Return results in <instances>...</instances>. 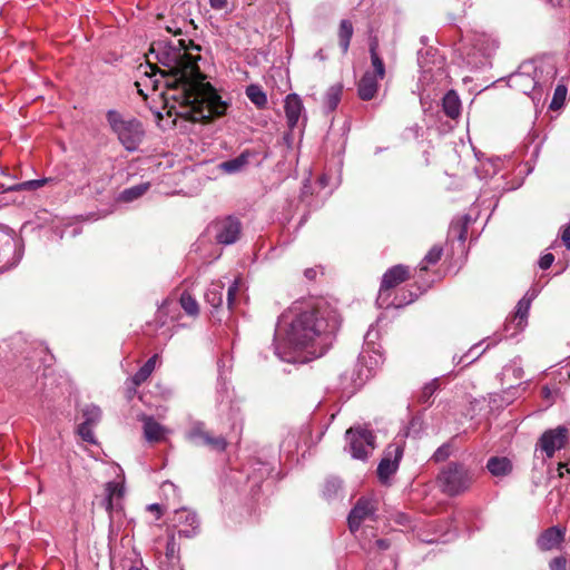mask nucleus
Returning a JSON list of instances; mask_svg holds the SVG:
<instances>
[{
	"label": "nucleus",
	"instance_id": "f257e3e1",
	"mask_svg": "<svg viewBox=\"0 0 570 570\" xmlns=\"http://www.w3.org/2000/svg\"><path fill=\"white\" fill-rule=\"evenodd\" d=\"M200 47L191 40H157L150 46L148 59L154 58L164 69L157 72L165 80L169 98L177 101L178 112L190 121H205L225 115L228 104L207 81L198 67Z\"/></svg>",
	"mask_w": 570,
	"mask_h": 570
},
{
	"label": "nucleus",
	"instance_id": "f03ea898",
	"mask_svg": "<svg viewBox=\"0 0 570 570\" xmlns=\"http://www.w3.org/2000/svg\"><path fill=\"white\" fill-rule=\"evenodd\" d=\"M338 327L335 312L306 303H294L278 318L274 353L287 363H305L321 357L332 345Z\"/></svg>",
	"mask_w": 570,
	"mask_h": 570
},
{
	"label": "nucleus",
	"instance_id": "7ed1b4c3",
	"mask_svg": "<svg viewBox=\"0 0 570 570\" xmlns=\"http://www.w3.org/2000/svg\"><path fill=\"white\" fill-rule=\"evenodd\" d=\"M556 67L547 60H530L520 65L510 75L508 85L524 95H531L532 101H540L543 88L549 87L556 77Z\"/></svg>",
	"mask_w": 570,
	"mask_h": 570
},
{
	"label": "nucleus",
	"instance_id": "20e7f679",
	"mask_svg": "<svg viewBox=\"0 0 570 570\" xmlns=\"http://www.w3.org/2000/svg\"><path fill=\"white\" fill-rule=\"evenodd\" d=\"M111 131L127 151H136L145 137V129L140 120L126 116L117 110H108L106 115Z\"/></svg>",
	"mask_w": 570,
	"mask_h": 570
},
{
	"label": "nucleus",
	"instance_id": "39448f33",
	"mask_svg": "<svg viewBox=\"0 0 570 570\" xmlns=\"http://www.w3.org/2000/svg\"><path fill=\"white\" fill-rule=\"evenodd\" d=\"M442 492L454 497L466 491L472 483V474L462 464L449 463L439 474Z\"/></svg>",
	"mask_w": 570,
	"mask_h": 570
},
{
	"label": "nucleus",
	"instance_id": "423d86ee",
	"mask_svg": "<svg viewBox=\"0 0 570 570\" xmlns=\"http://www.w3.org/2000/svg\"><path fill=\"white\" fill-rule=\"evenodd\" d=\"M208 235L219 245L235 244L242 234V223L234 216L219 217L207 227Z\"/></svg>",
	"mask_w": 570,
	"mask_h": 570
},
{
	"label": "nucleus",
	"instance_id": "0eeeda50",
	"mask_svg": "<svg viewBox=\"0 0 570 570\" xmlns=\"http://www.w3.org/2000/svg\"><path fill=\"white\" fill-rule=\"evenodd\" d=\"M345 438L353 459L366 460L375 449V436L368 429L362 426L350 428Z\"/></svg>",
	"mask_w": 570,
	"mask_h": 570
},
{
	"label": "nucleus",
	"instance_id": "6e6552de",
	"mask_svg": "<svg viewBox=\"0 0 570 570\" xmlns=\"http://www.w3.org/2000/svg\"><path fill=\"white\" fill-rule=\"evenodd\" d=\"M409 278V267L404 265H395L387 269L383 277L380 292L376 298L379 307L390 306V291Z\"/></svg>",
	"mask_w": 570,
	"mask_h": 570
},
{
	"label": "nucleus",
	"instance_id": "1a4fd4ad",
	"mask_svg": "<svg viewBox=\"0 0 570 570\" xmlns=\"http://www.w3.org/2000/svg\"><path fill=\"white\" fill-rule=\"evenodd\" d=\"M403 452L404 446L401 441H394L385 449L377 466V476L382 482H386L397 471Z\"/></svg>",
	"mask_w": 570,
	"mask_h": 570
},
{
	"label": "nucleus",
	"instance_id": "9d476101",
	"mask_svg": "<svg viewBox=\"0 0 570 570\" xmlns=\"http://www.w3.org/2000/svg\"><path fill=\"white\" fill-rule=\"evenodd\" d=\"M535 296V292H532L531 294L528 292L518 302L514 315L511 318H508L504 324V332L507 337L515 336L525 327L530 306Z\"/></svg>",
	"mask_w": 570,
	"mask_h": 570
},
{
	"label": "nucleus",
	"instance_id": "9b49d317",
	"mask_svg": "<svg viewBox=\"0 0 570 570\" xmlns=\"http://www.w3.org/2000/svg\"><path fill=\"white\" fill-rule=\"evenodd\" d=\"M568 442V429L559 425L543 432L540 436L538 446L543 451L547 458H552L558 450L566 446Z\"/></svg>",
	"mask_w": 570,
	"mask_h": 570
},
{
	"label": "nucleus",
	"instance_id": "f8f14e48",
	"mask_svg": "<svg viewBox=\"0 0 570 570\" xmlns=\"http://www.w3.org/2000/svg\"><path fill=\"white\" fill-rule=\"evenodd\" d=\"M376 509L375 500L365 497L360 498L347 518L350 531L355 533L365 520L374 517Z\"/></svg>",
	"mask_w": 570,
	"mask_h": 570
},
{
	"label": "nucleus",
	"instance_id": "ddd939ff",
	"mask_svg": "<svg viewBox=\"0 0 570 570\" xmlns=\"http://www.w3.org/2000/svg\"><path fill=\"white\" fill-rule=\"evenodd\" d=\"M171 521L181 537L191 538L198 533L199 520L197 514L187 508L175 510Z\"/></svg>",
	"mask_w": 570,
	"mask_h": 570
},
{
	"label": "nucleus",
	"instance_id": "4468645a",
	"mask_svg": "<svg viewBox=\"0 0 570 570\" xmlns=\"http://www.w3.org/2000/svg\"><path fill=\"white\" fill-rule=\"evenodd\" d=\"M284 109L288 127H296L304 110V106L299 96L296 94L287 95L285 98Z\"/></svg>",
	"mask_w": 570,
	"mask_h": 570
},
{
	"label": "nucleus",
	"instance_id": "2eb2a0df",
	"mask_svg": "<svg viewBox=\"0 0 570 570\" xmlns=\"http://www.w3.org/2000/svg\"><path fill=\"white\" fill-rule=\"evenodd\" d=\"M380 78L372 71H366L357 83V94L362 100H371L375 97Z\"/></svg>",
	"mask_w": 570,
	"mask_h": 570
},
{
	"label": "nucleus",
	"instance_id": "dca6fc26",
	"mask_svg": "<svg viewBox=\"0 0 570 570\" xmlns=\"http://www.w3.org/2000/svg\"><path fill=\"white\" fill-rule=\"evenodd\" d=\"M564 539V530L559 527H551L543 531L538 538V547L542 551L557 548Z\"/></svg>",
	"mask_w": 570,
	"mask_h": 570
},
{
	"label": "nucleus",
	"instance_id": "f3484780",
	"mask_svg": "<svg viewBox=\"0 0 570 570\" xmlns=\"http://www.w3.org/2000/svg\"><path fill=\"white\" fill-rule=\"evenodd\" d=\"M144 422V435L148 442H159L164 439L166 429L153 416H146Z\"/></svg>",
	"mask_w": 570,
	"mask_h": 570
},
{
	"label": "nucleus",
	"instance_id": "a211bd4d",
	"mask_svg": "<svg viewBox=\"0 0 570 570\" xmlns=\"http://www.w3.org/2000/svg\"><path fill=\"white\" fill-rule=\"evenodd\" d=\"M124 495V487L118 482H108L106 484V498L104 504L107 511H112L119 505V500Z\"/></svg>",
	"mask_w": 570,
	"mask_h": 570
},
{
	"label": "nucleus",
	"instance_id": "6ab92c4d",
	"mask_svg": "<svg viewBox=\"0 0 570 570\" xmlns=\"http://www.w3.org/2000/svg\"><path fill=\"white\" fill-rule=\"evenodd\" d=\"M487 469L493 476H505L512 471V462L505 456H491Z\"/></svg>",
	"mask_w": 570,
	"mask_h": 570
},
{
	"label": "nucleus",
	"instance_id": "aec40b11",
	"mask_svg": "<svg viewBox=\"0 0 570 570\" xmlns=\"http://www.w3.org/2000/svg\"><path fill=\"white\" fill-rule=\"evenodd\" d=\"M225 285L222 282H213L205 292V302L214 309H217L224 302Z\"/></svg>",
	"mask_w": 570,
	"mask_h": 570
},
{
	"label": "nucleus",
	"instance_id": "412c9836",
	"mask_svg": "<svg viewBox=\"0 0 570 570\" xmlns=\"http://www.w3.org/2000/svg\"><path fill=\"white\" fill-rule=\"evenodd\" d=\"M442 107L445 115L452 119H455L460 115L461 101L454 90H450L444 95Z\"/></svg>",
	"mask_w": 570,
	"mask_h": 570
},
{
	"label": "nucleus",
	"instance_id": "4be33fe9",
	"mask_svg": "<svg viewBox=\"0 0 570 570\" xmlns=\"http://www.w3.org/2000/svg\"><path fill=\"white\" fill-rule=\"evenodd\" d=\"M208 434L204 422L191 421L186 438L195 444H202Z\"/></svg>",
	"mask_w": 570,
	"mask_h": 570
},
{
	"label": "nucleus",
	"instance_id": "5701e85b",
	"mask_svg": "<svg viewBox=\"0 0 570 570\" xmlns=\"http://www.w3.org/2000/svg\"><path fill=\"white\" fill-rule=\"evenodd\" d=\"M354 28L350 20H342L338 28V43L343 51L346 53L350 48V42L353 37Z\"/></svg>",
	"mask_w": 570,
	"mask_h": 570
},
{
	"label": "nucleus",
	"instance_id": "b1692460",
	"mask_svg": "<svg viewBox=\"0 0 570 570\" xmlns=\"http://www.w3.org/2000/svg\"><path fill=\"white\" fill-rule=\"evenodd\" d=\"M377 40L373 39L370 42V55H371V62L373 67V73L377 76L380 79H383L385 77V66L382 60V58L377 53Z\"/></svg>",
	"mask_w": 570,
	"mask_h": 570
},
{
	"label": "nucleus",
	"instance_id": "393cba45",
	"mask_svg": "<svg viewBox=\"0 0 570 570\" xmlns=\"http://www.w3.org/2000/svg\"><path fill=\"white\" fill-rule=\"evenodd\" d=\"M170 567H175L179 562V547L176 543L175 535L171 533L168 535L166 552H165V561Z\"/></svg>",
	"mask_w": 570,
	"mask_h": 570
},
{
	"label": "nucleus",
	"instance_id": "a878e982",
	"mask_svg": "<svg viewBox=\"0 0 570 570\" xmlns=\"http://www.w3.org/2000/svg\"><path fill=\"white\" fill-rule=\"evenodd\" d=\"M157 357L158 355L155 354L148 358V361L135 373L132 376V382L135 385H140L151 375L155 370Z\"/></svg>",
	"mask_w": 570,
	"mask_h": 570
},
{
	"label": "nucleus",
	"instance_id": "bb28decb",
	"mask_svg": "<svg viewBox=\"0 0 570 570\" xmlns=\"http://www.w3.org/2000/svg\"><path fill=\"white\" fill-rule=\"evenodd\" d=\"M246 96L259 109L267 105V96L258 85H249L246 88Z\"/></svg>",
	"mask_w": 570,
	"mask_h": 570
},
{
	"label": "nucleus",
	"instance_id": "cd10ccee",
	"mask_svg": "<svg viewBox=\"0 0 570 570\" xmlns=\"http://www.w3.org/2000/svg\"><path fill=\"white\" fill-rule=\"evenodd\" d=\"M438 390H439V380L434 379V380L430 381L420 391V393L417 395V402L425 406L431 405L432 401H433V395L435 394V392Z\"/></svg>",
	"mask_w": 570,
	"mask_h": 570
},
{
	"label": "nucleus",
	"instance_id": "c85d7f7f",
	"mask_svg": "<svg viewBox=\"0 0 570 570\" xmlns=\"http://www.w3.org/2000/svg\"><path fill=\"white\" fill-rule=\"evenodd\" d=\"M247 164V156L244 154L236 158L223 161L218 165L219 169L226 174H235L240 171Z\"/></svg>",
	"mask_w": 570,
	"mask_h": 570
},
{
	"label": "nucleus",
	"instance_id": "c756f323",
	"mask_svg": "<svg viewBox=\"0 0 570 570\" xmlns=\"http://www.w3.org/2000/svg\"><path fill=\"white\" fill-rule=\"evenodd\" d=\"M149 189V183L139 184L130 188H126L120 194V200L129 203L141 197Z\"/></svg>",
	"mask_w": 570,
	"mask_h": 570
},
{
	"label": "nucleus",
	"instance_id": "7c9ffc66",
	"mask_svg": "<svg viewBox=\"0 0 570 570\" xmlns=\"http://www.w3.org/2000/svg\"><path fill=\"white\" fill-rule=\"evenodd\" d=\"M82 423L96 426L101 420V410L95 404L86 405L81 410Z\"/></svg>",
	"mask_w": 570,
	"mask_h": 570
},
{
	"label": "nucleus",
	"instance_id": "2f4dec72",
	"mask_svg": "<svg viewBox=\"0 0 570 570\" xmlns=\"http://www.w3.org/2000/svg\"><path fill=\"white\" fill-rule=\"evenodd\" d=\"M341 490L342 481L338 478L331 476L324 483L323 495L327 500H333L337 498Z\"/></svg>",
	"mask_w": 570,
	"mask_h": 570
},
{
	"label": "nucleus",
	"instance_id": "473e14b6",
	"mask_svg": "<svg viewBox=\"0 0 570 570\" xmlns=\"http://www.w3.org/2000/svg\"><path fill=\"white\" fill-rule=\"evenodd\" d=\"M341 95H342L341 86H332L328 88V90L326 91L325 97H324V104H325V107L330 111H333L336 109V107L341 100Z\"/></svg>",
	"mask_w": 570,
	"mask_h": 570
},
{
	"label": "nucleus",
	"instance_id": "72a5a7b5",
	"mask_svg": "<svg viewBox=\"0 0 570 570\" xmlns=\"http://www.w3.org/2000/svg\"><path fill=\"white\" fill-rule=\"evenodd\" d=\"M442 253L443 248L439 245H434L420 263V269L426 271L429 265L436 264L441 259Z\"/></svg>",
	"mask_w": 570,
	"mask_h": 570
},
{
	"label": "nucleus",
	"instance_id": "f704fd0d",
	"mask_svg": "<svg viewBox=\"0 0 570 570\" xmlns=\"http://www.w3.org/2000/svg\"><path fill=\"white\" fill-rule=\"evenodd\" d=\"M180 305L186 314L190 316H196L199 313V306L197 301L189 294L184 292L180 296Z\"/></svg>",
	"mask_w": 570,
	"mask_h": 570
},
{
	"label": "nucleus",
	"instance_id": "c9c22d12",
	"mask_svg": "<svg viewBox=\"0 0 570 570\" xmlns=\"http://www.w3.org/2000/svg\"><path fill=\"white\" fill-rule=\"evenodd\" d=\"M49 180H50L49 178L27 180V181L16 184V185L9 187L8 190L9 191L35 190L37 188L45 186Z\"/></svg>",
	"mask_w": 570,
	"mask_h": 570
},
{
	"label": "nucleus",
	"instance_id": "e433bc0d",
	"mask_svg": "<svg viewBox=\"0 0 570 570\" xmlns=\"http://www.w3.org/2000/svg\"><path fill=\"white\" fill-rule=\"evenodd\" d=\"M480 345H481V343L473 345L466 354H464L460 357L454 355L453 362H455L456 364H461L466 360L465 364H470V363L476 361L484 353V351L489 347V345H488L485 348H483L482 351L479 352L478 350H479Z\"/></svg>",
	"mask_w": 570,
	"mask_h": 570
},
{
	"label": "nucleus",
	"instance_id": "4c0bfd02",
	"mask_svg": "<svg viewBox=\"0 0 570 570\" xmlns=\"http://www.w3.org/2000/svg\"><path fill=\"white\" fill-rule=\"evenodd\" d=\"M567 92H568V88L566 85H558L557 88L554 89V94H553L552 100L550 102V109H552V110L560 109L566 101Z\"/></svg>",
	"mask_w": 570,
	"mask_h": 570
},
{
	"label": "nucleus",
	"instance_id": "58836bf2",
	"mask_svg": "<svg viewBox=\"0 0 570 570\" xmlns=\"http://www.w3.org/2000/svg\"><path fill=\"white\" fill-rule=\"evenodd\" d=\"M202 444L207 445L208 448L217 452H223L227 446L225 438L212 436L210 434L206 436Z\"/></svg>",
	"mask_w": 570,
	"mask_h": 570
},
{
	"label": "nucleus",
	"instance_id": "ea45409f",
	"mask_svg": "<svg viewBox=\"0 0 570 570\" xmlns=\"http://www.w3.org/2000/svg\"><path fill=\"white\" fill-rule=\"evenodd\" d=\"M94 428L92 425H89V424H85V423H80L78 425V434L79 436L85 441V442H88L90 444H96L97 443V440L95 438V434H94Z\"/></svg>",
	"mask_w": 570,
	"mask_h": 570
},
{
	"label": "nucleus",
	"instance_id": "a19ab883",
	"mask_svg": "<svg viewBox=\"0 0 570 570\" xmlns=\"http://www.w3.org/2000/svg\"><path fill=\"white\" fill-rule=\"evenodd\" d=\"M238 285H239V282L237 279H235L234 283L227 289L226 304H227L228 309H230V311L234 308L235 295L238 292Z\"/></svg>",
	"mask_w": 570,
	"mask_h": 570
},
{
	"label": "nucleus",
	"instance_id": "79ce46f5",
	"mask_svg": "<svg viewBox=\"0 0 570 570\" xmlns=\"http://www.w3.org/2000/svg\"><path fill=\"white\" fill-rule=\"evenodd\" d=\"M414 299L415 295L412 292H409V295H406V297L404 296L403 298H400L399 296H396L393 302H390V306L399 308L412 303Z\"/></svg>",
	"mask_w": 570,
	"mask_h": 570
},
{
	"label": "nucleus",
	"instance_id": "37998d69",
	"mask_svg": "<svg viewBox=\"0 0 570 570\" xmlns=\"http://www.w3.org/2000/svg\"><path fill=\"white\" fill-rule=\"evenodd\" d=\"M550 570H567V560L564 557H556L549 563Z\"/></svg>",
	"mask_w": 570,
	"mask_h": 570
},
{
	"label": "nucleus",
	"instance_id": "c03bdc74",
	"mask_svg": "<svg viewBox=\"0 0 570 570\" xmlns=\"http://www.w3.org/2000/svg\"><path fill=\"white\" fill-rule=\"evenodd\" d=\"M450 455V446L449 445H442L440 446L433 454V459L436 462L444 461Z\"/></svg>",
	"mask_w": 570,
	"mask_h": 570
},
{
	"label": "nucleus",
	"instance_id": "a18cd8bd",
	"mask_svg": "<svg viewBox=\"0 0 570 570\" xmlns=\"http://www.w3.org/2000/svg\"><path fill=\"white\" fill-rule=\"evenodd\" d=\"M450 230H451V233H456L458 232V238L461 242L465 240V237H466V226H465V224H462V225L452 224Z\"/></svg>",
	"mask_w": 570,
	"mask_h": 570
},
{
	"label": "nucleus",
	"instance_id": "49530a36",
	"mask_svg": "<svg viewBox=\"0 0 570 570\" xmlns=\"http://www.w3.org/2000/svg\"><path fill=\"white\" fill-rule=\"evenodd\" d=\"M553 261H554V256L552 254H550V253L544 254L539 259V266L542 269H548L552 265Z\"/></svg>",
	"mask_w": 570,
	"mask_h": 570
},
{
	"label": "nucleus",
	"instance_id": "de8ad7c7",
	"mask_svg": "<svg viewBox=\"0 0 570 570\" xmlns=\"http://www.w3.org/2000/svg\"><path fill=\"white\" fill-rule=\"evenodd\" d=\"M209 4L215 10H225V9H227L228 1L227 0H209Z\"/></svg>",
	"mask_w": 570,
	"mask_h": 570
},
{
	"label": "nucleus",
	"instance_id": "09e8293b",
	"mask_svg": "<svg viewBox=\"0 0 570 570\" xmlns=\"http://www.w3.org/2000/svg\"><path fill=\"white\" fill-rule=\"evenodd\" d=\"M561 239L564 246L570 249V225H568L562 232Z\"/></svg>",
	"mask_w": 570,
	"mask_h": 570
},
{
	"label": "nucleus",
	"instance_id": "8fccbe9b",
	"mask_svg": "<svg viewBox=\"0 0 570 570\" xmlns=\"http://www.w3.org/2000/svg\"><path fill=\"white\" fill-rule=\"evenodd\" d=\"M147 510L156 513V519H160L163 514L161 507L158 503H153L147 507Z\"/></svg>",
	"mask_w": 570,
	"mask_h": 570
},
{
	"label": "nucleus",
	"instance_id": "3c124183",
	"mask_svg": "<svg viewBox=\"0 0 570 570\" xmlns=\"http://www.w3.org/2000/svg\"><path fill=\"white\" fill-rule=\"evenodd\" d=\"M375 544L380 550H387L390 548V541L386 539H379L375 541Z\"/></svg>",
	"mask_w": 570,
	"mask_h": 570
},
{
	"label": "nucleus",
	"instance_id": "603ef678",
	"mask_svg": "<svg viewBox=\"0 0 570 570\" xmlns=\"http://www.w3.org/2000/svg\"><path fill=\"white\" fill-rule=\"evenodd\" d=\"M376 336H377V333L374 332L372 328H370L364 336L365 343L366 344L372 343Z\"/></svg>",
	"mask_w": 570,
	"mask_h": 570
},
{
	"label": "nucleus",
	"instance_id": "864d4df0",
	"mask_svg": "<svg viewBox=\"0 0 570 570\" xmlns=\"http://www.w3.org/2000/svg\"><path fill=\"white\" fill-rule=\"evenodd\" d=\"M314 58L320 60V61H325L327 59V56H326V53H325V51L323 49H318L315 52Z\"/></svg>",
	"mask_w": 570,
	"mask_h": 570
},
{
	"label": "nucleus",
	"instance_id": "5fc2aeb1",
	"mask_svg": "<svg viewBox=\"0 0 570 570\" xmlns=\"http://www.w3.org/2000/svg\"><path fill=\"white\" fill-rule=\"evenodd\" d=\"M316 274H317V272L314 268H307L304 272L305 277L308 279H314L316 277Z\"/></svg>",
	"mask_w": 570,
	"mask_h": 570
},
{
	"label": "nucleus",
	"instance_id": "6e6d98bb",
	"mask_svg": "<svg viewBox=\"0 0 570 570\" xmlns=\"http://www.w3.org/2000/svg\"><path fill=\"white\" fill-rule=\"evenodd\" d=\"M318 185L321 186V188H324L327 186V177L325 175L321 176L318 178Z\"/></svg>",
	"mask_w": 570,
	"mask_h": 570
},
{
	"label": "nucleus",
	"instance_id": "4d7b16f0",
	"mask_svg": "<svg viewBox=\"0 0 570 570\" xmlns=\"http://www.w3.org/2000/svg\"><path fill=\"white\" fill-rule=\"evenodd\" d=\"M309 193V185L308 184H305L303 186V189H302V194H301V197L302 199H305L306 195Z\"/></svg>",
	"mask_w": 570,
	"mask_h": 570
},
{
	"label": "nucleus",
	"instance_id": "13d9d810",
	"mask_svg": "<svg viewBox=\"0 0 570 570\" xmlns=\"http://www.w3.org/2000/svg\"><path fill=\"white\" fill-rule=\"evenodd\" d=\"M167 31H168V32H173V33H175V35L180 33V29H179V28H178V29H174V28H171V27H167Z\"/></svg>",
	"mask_w": 570,
	"mask_h": 570
},
{
	"label": "nucleus",
	"instance_id": "bf43d9fd",
	"mask_svg": "<svg viewBox=\"0 0 570 570\" xmlns=\"http://www.w3.org/2000/svg\"><path fill=\"white\" fill-rule=\"evenodd\" d=\"M163 487H164V489L167 487L173 488V489L175 488V485L171 482H166V483H164Z\"/></svg>",
	"mask_w": 570,
	"mask_h": 570
},
{
	"label": "nucleus",
	"instance_id": "052dcab7",
	"mask_svg": "<svg viewBox=\"0 0 570 570\" xmlns=\"http://www.w3.org/2000/svg\"><path fill=\"white\" fill-rule=\"evenodd\" d=\"M542 391H543L544 395L548 397L550 394V390L546 386V387H543Z\"/></svg>",
	"mask_w": 570,
	"mask_h": 570
},
{
	"label": "nucleus",
	"instance_id": "680f3d73",
	"mask_svg": "<svg viewBox=\"0 0 570 570\" xmlns=\"http://www.w3.org/2000/svg\"><path fill=\"white\" fill-rule=\"evenodd\" d=\"M129 570H141L140 568L132 567Z\"/></svg>",
	"mask_w": 570,
	"mask_h": 570
},
{
	"label": "nucleus",
	"instance_id": "e2e57ef3",
	"mask_svg": "<svg viewBox=\"0 0 570 570\" xmlns=\"http://www.w3.org/2000/svg\"><path fill=\"white\" fill-rule=\"evenodd\" d=\"M468 63H469V65H474V62H473V61H471V60H468ZM475 66H476V62H475Z\"/></svg>",
	"mask_w": 570,
	"mask_h": 570
}]
</instances>
